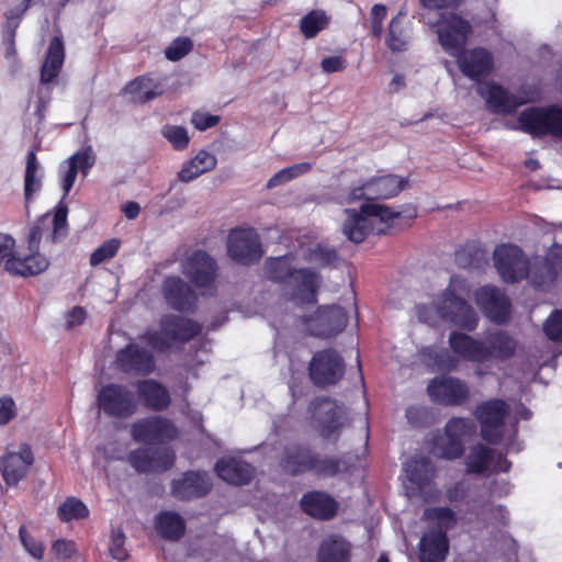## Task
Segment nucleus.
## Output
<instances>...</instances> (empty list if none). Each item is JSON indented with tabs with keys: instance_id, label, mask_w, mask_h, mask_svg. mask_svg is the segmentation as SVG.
<instances>
[{
	"instance_id": "obj_1",
	"label": "nucleus",
	"mask_w": 562,
	"mask_h": 562,
	"mask_svg": "<svg viewBox=\"0 0 562 562\" xmlns=\"http://www.w3.org/2000/svg\"><path fill=\"white\" fill-rule=\"evenodd\" d=\"M346 213L348 216L342 231L346 237L356 244L363 241L369 234H391L396 221L404 220L409 225L418 214L414 204H406L395 210L378 203H363L359 212L346 210Z\"/></svg>"
},
{
	"instance_id": "obj_2",
	"label": "nucleus",
	"mask_w": 562,
	"mask_h": 562,
	"mask_svg": "<svg viewBox=\"0 0 562 562\" xmlns=\"http://www.w3.org/2000/svg\"><path fill=\"white\" fill-rule=\"evenodd\" d=\"M448 342L458 359L480 364L507 361L517 350V340L505 329L487 330L480 339L467 333L452 330Z\"/></svg>"
},
{
	"instance_id": "obj_3",
	"label": "nucleus",
	"mask_w": 562,
	"mask_h": 562,
	"mask_svg": "<svg viewBox=\"0 0 562 562\" xmlns=\"http://www.w3.org/2000/svg\"><path fill=\"white\" fill-rule=\"evenodd\" d=\"M293 260L294 255L291 252L267 258L263 265L267 279L290 286L292 297L300 303L316 304L321 284L319 273L311 268H295Z\"/></svg>"
},
{
	"instance_id": "obj_4",
	"label": "nucleus",
	"mask_w": 562,
	"mask_h": 562,
	"mask_svg": "<svg viewBox=\"0 0 562 562\" xmlns=\"http://www.w3.org/2000/svg\"><path fill=\"white\" fill-rule=\"evenodd\" d=\"M280 467L291 476L314 473L319 477H334L339 473L348 472L351 463L338 457L322 458L311 446L295 442L284 447Z\"/></svg>"
},
{
	"instance_id": "obj_5",
	"label": "nucleus",
	"mask_w": 562,
	"mask_h": 562,
	"mask_svg": "<svg viewBox=\"0 0 562 562\" xmlns=\"http://www.w3.org/2000/svg\"><path fill=\"white\" fill-rule=\"evenodd\" d=\"M202 325L189 317L166 314L159 319V329L145 335L147 344L156 351L166 352L173 344H187L201 335Z\"/></svg>"
},
{
	"instance_id": "obj_6",
	"label": "nucleus",
	"mask_w": 562,
	"mask_h": 562,
	"mask_svg": "<svg viewBox=\"0 0 562 562\" xmlns=\"http://www.w3.org/2000/svg\"><path fill=\"white\" fill-rule=\"evenodd\" d=\"M517 128L535 138L562 139V106H529L517 116Z\"/></svg>"
},
{
	"instance_id": "obj_7",
	"label": "nucleus",
	"mask_w": 562,
	"mask_h": 562,
	"mask_svg": "<svg viewBox=\"0 0 562 562\" xmlns=\"http://www.w3.org/2000/svg\"><path fill=\"white\" fill-rule=\"evenodd\" d=\"M434 305L441 319L469 333L476 329L480 321L479 315L467 300L457 295L454 277L434 301Z\"/></svg>"
},
{
	"instance_id": "obj_8",
	"label": "nucleus",
	"mask_w": 562,
	"mask_h": 562,
	"mask_svg": "<svg viewBox=\"0 0 562 562\" xmlns=\"http://www.w3.org/2000/svg\"><path fill=\"white\" fill-rule=\"evenodd\" d=\"M509 413L508 403L502 398L483 401L475 406L473 415L480 425V436L485 442L501 443Z\"/></svg>"
},
{
	"instance_id": "obj_9",
	"label": "nucleus",
	"mask_w": 562,
	"mask_h": 562,
	"mask_svg": "<svg viewBox=\"0 0 562 562\" xmlns=\"http://www.w3.org/2000/svg\"><path fill=\"white\" fill-rule=\"evenodd\" d=\"M183 274L203 296H214L217 292L218 265L205 250H194L182 265Z\"/></svg>"
},
{
	"instance_id": "obj_10",
	"label": "nucleus",
	"mask_w": 562,
	"mask_h": 562,
	"mask_svg": "<svg viewBox=\"0 0 562 562\" xmlns=\"http://www.w3.org/2000/svg\"><path fill=\"white\" fill-rule=\"evenodd\" d=\"M97 406L108 417L127 419L137 412L138 403L126 385L108 383L98 391Z\"/></svg>"
},
{
	"instance_id": "obj_11",
	"label": "nucleus",
	"mask_w": 562,
	"mask_h": 562,
	"mask_svg": "<svg viewBox=\"0 0 562 562\" xmlns=\"http://www.w3.org/2000/svg\"><path fill=\"white\" fill-rule=\"evenodd\" d=\"M436 33L442 49L451 56H458L467 45L472 25L454 12H443L436 23Z\"/></svg>"
},
{
	"instance_id": "obj_12",
	"label": "nucleus",
	"mask_w": 562,
	"mask_h": 562,
	"mask_svg": "<svg viewBox=\"0 0 562 562\" xmlns=\"http://www.w3.org/2000/svg\"><path fill=\"white\" fill-rule=\"evenodd\" d=\"M179 430L175 423L161 415H151L131 425V436L147 446L167 445L177 439Z\"/></svg>"
},
{
	"instance_id": "obj_13",
	"label": "nucleus",
	"mask_w": 562,
	"mask_h": 562,
	"mask_svg": "<svg viewBox=\"0 0 562 562\" xmlns=\"http://www.w3.org/2000/svg\"><path fill=\"white\" fill-rule=\"evenodd\" d=\"M493 259L496 271L506 283L519 282L529 274V259L517 245L502 244L496 246Z\"/></svg>"
},
{
	"instance_id": "obj_14",
	"label": "nucleus",
	"mask_w": 562,
	"mask_h": 562,
	"mask_svg": "<svg viewBox=\"0 0 562 562\" xmlns=\"http://www.w3.org/2000/svg\"><path fill=\"white\" fill-rule=\"evenodd\" d=\"M345 368L344 358L334 348H327L314 353L308 364V374L314 385L326 387L337 384L344 378Z\"/></svg>"
},
{
	"instance_id": "obj_15",
	"label": "nucleus",
	"mask_w": 562,
	"mask_h": 562,
	"mask_svg": "<svg viewBox=\"0 0 562 562\" xmlns=\"http://www.w3.org/2000/svg\"><path fill=\"white\" fill-rule=\"evenodd\" d=\"M227 254L235 262L251 266L260 261L263 249L254 228H233L227 238Z\"/></svg>"
},
{
	"instance_id": "obj_16",
	"label": "nucleus",
	"mask_w": 562,
	"mask_h": 562,
	"mask_svg": "<svg viewBox=\"0 0 562 562\" xmlns=\"http://www.w3.org/2000/svg\"><path fill=\"white\" fill-rule=\"evenodd\" d=\"M473 299L483 315L497 325L506 324L512 315V302L504 290L483 285L474 291Z\"/></svg>"
},
{
	"instance_id": "obj_17",
	"label": "nucleus",
	"mask_w": 562,
	"mask_h": 562,
	"mask_svg": "<svg viewBox=\"0 0 562 562\" xmlns=\"http://www.w3.org/2000/svg\"><path fill=\"white\" fill-rule=\"evenodd\" d=\"M312 336L318 338H334L347 326L348 315L338 305H322L313 315L304 318Z\"/></svg>"
},
{
	"instance_id": "obj_18",
	"label": "nucleus",
	"mask_w": 562,
	"mask_h": 562,
	"mask_svg": "<svg viewBox=\"0 0 562 562\" xmlns=\"http://www.w3.org/2000/svg\"><path fill=\"white\" fill-rule=\"evenodd\" d=\"M406 181L395 175L375 177L360 187L352 188L348 200L355 202L366 200L373 203L375 200H386L397 195L405 187Z\"/></svg>"
},
{
	"instance_id": "obj_19",
	"label": "nucleus",
	"mask_w": 562,
	"mask_h": 562,
	"mask_svg": "<svg viewBox=\"0 0 562 562\" xmlns=\"http://www.w3.org/2000/svg\"><path fill=\"white\" fill-rule=\"evenodd\" d=\"M161 294L167 305L173 311L192 313L196 308L199 296L195 288L179 276L165 277Z\"/></svg>"
},
{
	"instance_id": "obj_20",
	"label": "nucleus",
	"mask_w": 562,
	"mask_h": 562,
	"mask_svg": "<svg viewBox=\"0 0 562 562\" xmlns=\"http://www.w3.org/2000/svg\"><path fill=\"white\" fill-rule=\"evenodd\" d=\"M427 392L432 402L443 406H461L470 398L469 385L456 376L434 378Z\"/></svg>"
},
{
	"instance_id": "obj_21",
	"label": "nucleus",
	"mask_w": 562,
	"mask_h": 562,
	"mask_svg": "<svg viewBox=\"0 0 562 562\" xmlns=\"http://www.w3.org/2000/svg\"><path fill=\"white\" fill-rule=\"evenodd\" d=\"M117 369L126 374L147 376L156 368L154 355L137 344H127L115 356Z\"/></svg>"
},
{
	"instance_id": "obj_22",
	"label": "nucleus",
	"mask_w": 562,
	"mask_h": 562,
	"mask_svg": "<svg viewBox=\"0 0 562 562\" xmlns=\"http://www.w3.org/2000/svg\"><path fill=\"white\" fill-rule=\"evenodd\" d=\"M213 483L204 471L189 470L171 482V493L180 501L198 499L206 496Z\"/></svg>"
},
{
	"instance_id": "obj_23",
	"label": "nucleus",
	"mask_w": 562,
	"mask_h": 562,
	"mask_svg": "<svg viewBox=\"0 0 562 562\" xmlns=\"http://www.w3.org/2000/svg\"><path fill=\"white\" fill-rule=\"evenodd\" d=\"M131 465L138 473L165 472L170 470L176 462V453L170 448L156 450L138 448L128 454Z\"/></svg>"
},
{
	"instance_id": "obj_24",
	"label": "nucleus",
	"mask_w": 562,
	"mask_h": 562,
	"mask_svg": "<svg viewBox=\"0 0 562 562\" xmlns=\"http://www.w3.org/2000/svg\"><path fill=\"white\" fill-rule=\"evenodd\" d=\"M311 411L315 414L323 412L318 417L319 434L324 439H329L342 427L341 418L345 413L344 404L328 396L316 397L311 403Z\"/></svg>"
},
{
	"instance_id": "obj_25",
	"label": "nucleus",
	"mask_w": 562,
	"mask_h": 562,
	"mask_svg": "<svg viewBox=\"0 0 562 562\" xmlns=\"http://www.w3.org/2000/svg\"><path fill=\"white\" fill-rule=\"evenodd\" d=\"M456 57L461 72L474 81H481L487 77L494 67L492 54L483 47L472 49H465L464 47Z\"/></svg>"
},
{
	"instance_id": "obj_26",
	"label": "nucleus",
	"mask_w": 562,
	"mask_h": 562,
	"mask_svg": "<svg viewBox=\"0 0 562 562\" xmlns=\"http://www.w3.org/2000/svg\"><path fill=\"white\" fill-rule=\"evenodd\" d=\"M34 462L33 451L29 443H22L19 452H7L0 459V472L7 485H16L27 473Z\"/></svg>"
},
{
	"instance_id": "obj_27",
	"label": "nucleus",
	"mask_w": 562,
	"mask_h": 562,
	"mask_svg": "<svg viewBox=\"0 0 562 562\" xmlns=\"http://www.w3.org/2000/svg\"><path fill=\"white\" fill-rule=\"evenodd\" d=\"M300 507L307 516L327 521L337 515L339 503L324 491H310L301 497Z\"/></svg>"
},
{
	"instance_id": "obj_28",
	"label": "nucleus",
	"mask_w": 562,
	"mask_h": 562,
	"mask_svg": "<svg viewBox=\"0 0 562 562\" xmlns=\"http://www.w3.org/2000/svg\"><path fill=\"white\" fill-rule=\"evenodd\" d=\"M479 93L485 99L488 110L495 114H513L527 102L495 82L485 83L479 89Z\"/></svg>"
},
{
	"instance_id": "obj_29",
	"label": "nucleus",
	"mask_w": 562,
	"mask_h": 562,
	"mask_svg": "<svg viewBox=\"0 0 562 562\" xmlns=\"http://www.w3.org/2000/svg\"><path fill=\"white\" fill-rule=\"evenodd\" d=\"M135 389L142 404L151 412H164L171 404L169 390L154 379L138 380Z\"/></svg>"
},
{
	"instance_id": "obj_30",
	"label": "nucleus",
	"mask_w": 562,
	"mask_h": 562,
	"mask_svg": "<svg viewBox=\"0 0 562 562\" xmlns=\"http://www.w3.org/2000/svg\"><path fill=\"white\" fill-rule=\"evenodd\" d=\"M419 562H445L449 553V538L445 530L431 529L419 540Z\"/></svg>"
},
{
	"instance_id": "obj_31",
	"label": "nucleus",
	"mask_w": 562,
	"mask_h": 562,
	"mask_svg": "<svg viewBox=\"0 0 562 562\" xmlns=\"http://www.w3.org/2000/svg\"><path fill=\"white\" fill-rule=\"evenodd\" d=\"M164 91L162 83L150 74L137 76L128 81L122 90L124 94L131 95L133 102L139 104H145L160 97Z\"/></svg>"
},
{
	"instance_id": "obj_32",
	"label": "nucleus",
	"mask_w": 562,
	"mask_h": 562,
	"mask_svg": "<svg viewBox=\"0 0 562 562\" xmlns=\"http://www.w3.org/2000/svg\"><path fill=\"white\" fill-rule=\"evenodd\" d=\"M352 546L342 536L331 533L318 547L317 562H351Z\"/></svg>"
},
{
	"instance_id": "obj_33",
	"label": "nucleus",
	"mask_w": 562,
	"mask_h": 562,
	"mask_svg": "<svg viewBox=\"0 0 562 562\" xmlns=\"http://www.w3.org/2000/svg\"><path fill=\"white\" fill-rule=\"evenodd\" d=\"M214 470L220 479L233 485L248 484L254 476V468L235 458L220 459Z\"/></svg>"
},
{
	"instance_id": "obj_34",
	"label": "nucleus",
	"mask_w": 562,
	"mask_h": 562,
	"mask_svg": "<svg viewBox=\"0 0 562 562\" xmlns=\"http://www.w3.org/2000/svg\"><path fill=\"white\" fill-rule=\"evenodd\" d=\"M65 59V47L59 36H54L49 43L44 63L41 67V83L54 81L60 74Z\"/></svg>"
},
{
	"instance_id": "obj_35",
	"label": "nucleus",
	"mask_w": 562,
	"mask_h": 562,
	"mask_svg": "<svg viewBox=\"0 0 562 562\" xmlns=\"http://www.w3.org/2000/svg\"><path fill=\"white\" fill-rule=\"evenodd\" d=\"M157 532L166 540L178 541L186 533V522L176 512H160L155 518Z\"/></svg>"
},
{
	"instance_id": "obj_36",
	"label": "nucleus",
	"mask_w": 562,
	"mask_h": 562,
	"mask_svg": "<svg viewBox=\"0 0 562 562\" xmlns=\"http://www.w3.org/2000/svg\"><path fill=\"white\" fill-rule=\"evenodd\" d=\"M407 480L415 485L418 492L428 486L436 473V470L428 458L413 459L405 464Z\"/></svg>"
},
{
	"instance_id": "obj_37",
	"label": "nucleus",
	"mask_w": 562,
	"mask_h": 562,
	"mask_svg": "<svg viewBox=\"0 0 562 562\" xmlns=\"http://www.w3.org/2000/svg\"><path fill=\"white\" fill-rule=\"evenodd\" d=\"M216 158L206 150H200L178 172L181 182H190L201 175L213 170L216 167Z\"/></svg>"
},
{
	"instance_id": "obj_38",
	"label": "nucleus",
	"mask_w": 562,
	"mask_h": 562,
	"mask_svg": "<svg viewBox=\"0 0 562 562\" xmlns=\"http://www.w3.org/2000/svg\"><path fill=\"white\" fill-rule=\"evenodd\" d=\"M49 266L48 259L40 252H30L24 258L15 256L9 263V273L14 276H36L45 271Z\"/></svg>"
},
{
	"instance_id": "obj_39",
	"label": "nucleus",
	"mask_w": 562,
	"mask_h": 562,
	"mask_svg": "<svg viewBox=\"0 0 562 562\" xmlns=\"http://www.w3.org/2000/svg\"><path fill=\"white\" fill-rule=\"evenodd\" d=\"M493 460V449L483 443L474 445L465 459L467 473L483 474Z\"/></svg>"
},
{
	"instance_id": "obj_40",
	"label": "nucleus",
	"mask_w": 562,
	"mask_h": 562,
	"mask_svg": "<svg viewBox=\"0 0 562 562\" xmlns=\"http://www.w3.org/2000/svg\"><path fill=\"white\" fill-rule=\"evenodd\" d=\"M464 450V442L460 439L445 434L434 438V453L440 459L457 460L463 456Z\"/></svg>"
},
{
	"instance_id": "obj_41",
	"label": "nucleus",
	"mask_w": 562,
	"mask_h": 562,
	"mask_svg": "<svg viewBox=\"0 0 562 562\" xmlns=\"http://www.w3.org/2000/svg\"><path fill=\"white\" fill-rule=\"evenodd\" d=\"M89 516L86 504L75 496L67 497L57 508V517L63 522L85 519Z\"/></svg>"
},
{
	"instance_id": "obj_42",
	"label": "nucleus",
	"mask_w": 562,
	"mask_h": 562,
	"mask_svg": "<svg viewBox=\"0 0 562 562\" xmlns=\"http://www.w3.org/2000/svg\"><path fill=\"white\" fill-rule=\"evenodd\" d=\"M402 14L392 18L389 24L385 45L393 53H401L407 48V35L402 26Z\"/></svg>"
},
{
	"instance_id": "obj_43",
	"label": "nucleus",
	"mask_w": 562,
	"mask_h": 562,
	"mask_svg": "<svg viewBox=\"0 0 562 562\" xmlns=\"http://www.w3.org/2000/svg\"><path fill=\"white\" fill-rule=\"evenodd\" d=\"M329 19L323 10H312L300 21V29L306 38L315 37L328 26Z\"/></svg>"
},
{
	"instance_id": "obj_44",
	"label": "nucleus",
	"mask_w": 562,
	"mask_h": 562,
	"mask_svg": "<svg viewBox=\"0 0 562 562\" xmlns=\"http://www.w3.org/2000/svg\"><path fill=\"white\" fill-rule=\"evenodd\" d=\"M40 168L36 154L34 150H30L26 156V166L24 175V196L26 201H30L33 194L40 191L42 183L41 179L36 178V172Z\"/></svg>"
},
{
	"instance_id": "obj_45",
	"label": "nucleus",
	"mask_w": 562,
	"mask_h": 562,
	"mask_svg": "<svg viewBox=\"0 0 562 562\" xmlns=\"http://www.w3.org/2000/svg\"><path fill=\"white\" fill-rule=\"evenodd\" d=\"M423 519L427 521H437L436 529L445 530L446 533L456 527L458 519L456 513L449 507H430L426 508Z\"/></svg>"
},
{
	"instance_id": "obj_46",
	"label": "nucleus",
	"mask_w": 562,
	"mask_h": 562,
	"mask_svg": "<svg viewBox=\"0 0 562 562\" xmlns=\"http://www.w3.org/2000/svg\"><path fill=\"white\" fill-rule=\"evenodd\" d=\"M312 170V165L310 162H299L286 168L281 169L277 173H274L267 182V189H273L276 187L282 186L302 175L307 173Z\"/></svg>"
},
{
	"instance_id": "obj_47",
	"label": "nucleus",
	"mask_w": 562,
	"mask_h": 562,
	"mask_svg": "<svg viewBox=\"0 0 562 562\" xmlns=\"http://www.w3.org/2000/svg\"><path fill=\"white\" fill-rule=\"evenodd\" d=\"M306 260L316 263L318 267L326 268L334 267L339 260V256L335 248L316 244L307 250Z\"/></svg>"
},
{
	"instance_id": "obj_48",
	"label": "nucleus",
	"mask_w": 562,
	"mask_h": 562,
	"mask_svg": "<svg viewBox=\"0 0 562 562\" xmlns=\"http://www.w3.org/2000/svg\"><path fill=\"white\" fill-rule=\"evenodd\" d=\"M474 429L475 425L470 418L452 417L446 423L443 432L464 442V439L470 437Z\"/></svg>"
},
{
	"instance_id": "obj_49",
	"label": "nucleus",
	"mask_w": 562,
	"mask_h": 562,
	"mask_svg": "<svg viewBox=\"0 0 562 562\" xmlns=\"http://www.w3.org/2000/svg\"><path fill=\"white\" fill-rule=\"evenodd\" d=\"M68 207L65 203L59 202L56 206L55 214L53 216V227L50 232V239L53 243L65 238L68 234Z\"/></svg>"
},
{
	"instance_id": "obj_50",
	"label": "nucleus",
	"mask_w": 562,
	"mask_h": 562,
	"mask_svg": "<svg viewBox=\"0 0 562 562\" xmlns=\"http://www.w3.org/2000/svg\"><path fill=\"white\" fill-rule=\"evenodd\" d=\"M192 49V40L187 36H179L165 49V57L170 61H178L187 56Z\"/></svg>"
},
{
	"instance_id": "obj_51",
	"label": "nucleus",
	"mask_w": 562,
	"mask_h": 562,
	"mask_svg": "<svg viewBox=\"0 0 562 562\" xmlns=\"http://www.w3.org/2000/svg\"><path fill=\"white\" fill-rule=\"evenodd\" d=\"M161 133L176 150L186 149L190 143V137L183 126L166 125Z\"/></svg>"
},
{
	"instance_id": "obj_52",
	"label": "nucleus",
	"mask_w": 562,
	"mask_h": 562,
	"mask_svg": "<svg viewBox=\"0 0 562 562\" xmlns=\"http://www.w3.org/2000/svg\"><path fill=\"white\" fill-rule=\"evenodd\" d=\"M120 248V240L116 238L108 239L102 243L90 256V265L99 266L105 260L113 258Z\"/></svg>"
},
{
	"instance_id": "obj_53",
	"label": "nucleus",
	"mask_w": 562,
	"mask_h": 562,
	"mask_svg": "<svg viewBox=\"0 0 562 562\" xmlns=\"http://www.w3.org/2000/svg\"><path fill=\"white\" fill-rule=\"evenodd\" d=\"M547 337L552 341H562V310H555L543 325Z\"/></svg>"
},
{
	"instance_id": "obj_54",
	"label": "nucleus",
	"mask_w": 562,
	"mask_h": 562,
	"mask_svg": "<svg viewBox=\"0 0 562 562\" xmlns=\"http://www.w3.org/2000/svg\"><path fill=\"white\" fill-rule=\"evenodd\" d=\"M15 240L8 234L0 233V267L9 272V263L15 258Z\"/></svg>"
},
{
	"instance_id": "obj_55",
	"label": "nucleus",
	"mask_w": 562,
	"mask_h": 562,
	"mask_svg": "<svg viewBox=\"0 0 562 562\" xmlns=\"http://www.w3.org/2000/svg\"><path fill=\"white\" fill-rule=\"evenodd\" d=\"M431 412L426 406L413 405L407 407L405 416L414 427H426L429 424Z\"/></svg>"
},
{
	"instance_id": "obj_56",
	"label": "nucleus",
	"mask_w": 562,
	"mask_h": 562,
	"mask_svg": "<svg viewBox=\"0 0 562 562\" xmlns=\"http://www.w3.org/2000/svg\"><path fill=\"white\" fill-rule=\"evenodd\" d=\"M20 540L25 550L35 559L41 560L44 557V546L34 539L26 530L25 526L19 528Z\"/></svg>"
},
{
	"instance_id": "obj_57",
	"label": "nucleus",
	"mask_w": 562,
	"mask_h": 562,
	"mask_svg": "<svg viewBox=\"0 0 562 562\" xmlns=\"http://www.w3.org/2000/svg\"><path fill=\"white\" fill-rule=\"evenodd\" d=\"M47 216L40 218L31 228L27 235V249L30 252H38L40 245L46 226Z\"/></svg>"
},
{
	"instance_id": "obj_58",
	"label": "nucleus",
	"mask_w": 562,
	"mask_h": 562,
	"mask_svg": "<svg viewBox=\"0 0 562 562\" xmlns=\"http://www.w3.org/2000/svg\"><path fill=\"white\" fill-rule=\"evenodd\" d=\"M125 536L123 531L119 530L114 532L110 541V554L113 559L119 561H125L128 558V553L124 548Z\"/></svg>"
},
{
	"instance_id": "obj_59",
	"label": "nucleus",
	"mask_w": 562,
	"mask_h": 562,
	"mask_svg": "<svg viewBox=\"0 0 562 562\" xmlns=\"http://www.w3.org/2000/svg\"><path fill=\"white\" fill-rule=\"evenodd\" d=\"M221 121L218 115H213L200 111H195L192 114L191 123L199 131H206L215 125H217Z\"/></svg>"
},
{
	"instance_id": "obj_60",
	"label": "nucleus",
	"mask_w": 562,
	"mask_h": 562,
	"mask_svg": "<svg viewBox=\"0 0 562 562\" xmlns=\"http://www.w3.org/2000/svg\"><path fill=\"white\" fill-rule=\"evenodd\" d=\"M52 550L58 559L67 560L75 554L76 546L74 541L58 539L53 543Z\"/></svg>"
},
{
	"instance_id": "obj_61",
	"label": "nucleus",
	"mask_w": 562,
	"mask_h": 562,
	"mask_svg": "<svg viewBox=\"0 0 562 562\" xmlns=\"http://www.w3.org/2000/svg\"><path fill=\"white\" fill-rule=\"evenodd\" d=\"M5 18V22L3 24L2 34L3 36L16 35V30L20 26V23L23 19L22 13L13 12V11H4L3 13Z\"/></svg>"
},
{
	"instance_id": "obj_62",
	"label": "nucleus",
	"mask_w": 562,
	"mask_h": 562,
	"mask_svg": "<svg viewBox=\"0 0 562 562\" xmlns=\"http://www.w3.org/2000/svg\"><path fill=\"white\" fill-rule=\"evenodd\" d=\"M67 165L75 166L77 171L80 169L86 173L93 165V158L87 151H78L67 159Z\"/></svg>"
},
{
	"instance_id": "obj_63",
	"label": "nucleus",
	"mask_w": 562,
	"mask_h": 562,
	"mask_svg": "<svg viewBox=\"0 0 562 562\" xmlns=\"http://www.w3.org/2000/svg\"><path fill=\"white\" fill-rule=\"evenodd\" d=\"M347 66L346 60L341 56H328L323 58L321 67L324 72H339L345 70Z\"/></svg>"
},
{
	"instance_id": "obj_64",
	"label": "nucleus",
	"mask_w": 562,
	"mask_h": 562,
	"mask_svg": "<svg viewBox=\"0 0 562 562\" xmlns=\"http://www.w3.org/2000/svg\"><path fill=\"white\" fill-rule=\"evenodd\" d=\"M87 318V312L81 306H74L66 314V328L70 329L75 326H79L85 323Z\"/></svg>"
}]
</instances>
